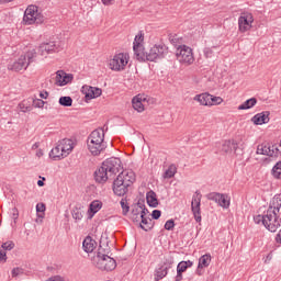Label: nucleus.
Segmentation results:
<instances>
[{"mask_svg": "<svg viewBox=\"0 0 281 281\" xmlns=\"http://www.w3.org/2000/svg\"><path fill=\"white\" fill-rule=\"evenodd\" d=\"M45 203H37L36 204V212H37V216L38 218H43L44 214H45Z\"/></svg>", "mask_w": 281, "mask_h": 281, "instance_id": "nucleus-40", "label": "nucleus"}, {"mask_svg": "<svg viewBox=\"0 0 281 281\" xmlns=\"http://www.w3.org/2000/svg\"><path fill=\"white\" fill-rule=\"evenodd\" d=\"M117 177H121V181L130 187L135 183V172L133 170H123Z\"/></svg>", "mask_w": 281, "mask_h": 281, "instance_id": "nucleus-23", "label": "nucleus"}, {"mask_svg": "<svg viewBox=\"0 0 281 281\" xmlns=\"http://www.w3.org/2000/svg\"><path fill=\"white\" fill-rule=\"evenodd\" d=\"M34 58H36V50H29L25 55L20 56L15 61H12L8 65V69L10 71H23V69H27L31 63H34Z\"/></svg>", "mask_w": 281, "mask_h": 281, "instance_id": "nucleus-3", "label": "nucleus"}, {"mask_svg": "<svg viewBox=\"0 0 281 281\" xmlns=\"http://www.w3.org/2000/svg\"><path fill=\"white\" fill-rule=\"evenodd\" d=\"M269 115H271L270 111H263L261 113H257L251 117V122L255 123L256 126H262V124H269Z\"/></svg>", "mask_w": 281, "mask_h": 281, "instance_id": "nucleus-20", "label": "nucleus"}, {"mask_svg": "<svg viewBox=\"0 0 281 281\" xmlns=\"http://www.w3.org/2000/svg\"><path fill=\"white\" fill-rule=\"evenodd\" d=\"M114 0H101L103 5H112Z\"/></svg>", "mask_w": 281, "mask_h": 281, "instance_id": "nucleus-55", "label": "nucleus"}, {"mask_svg": "<svg viewBox=\"0 0 281 281\" xmlns=\"http://www.w3.org/2000/svg\"><path fill=\"white\" fill-rule=\"evenodd\" d=\"M203 195H201V192L195 191V193L192 196L191 201V212L195 218L196 223H201V199Z\"/></svg>", "mask_w": 281, "mask_h": 281, "instance_id": "nucleus-13", "label": "nucleus"}, {"mask_svg": "<svg viewBox=\"0 0 281 281\" xmlns=\"http://www.w3.org/2000/svg\"><path fill=\"white\" fill-rule=\"evenodd\" d=\"M254 27V14L251 12H243L238 18V30L241 34L249 32Z\"/></svg>", "mask_w": 281, "mask_h": 281, "instance_id": "nucleus-11", "label": "nucleus"}, {"mask_svg": "<svg viewBox=\"0 0 281 281\" xmlns=\"http://www.w3.org/2000/svg\"><path fill=\"white\" fill-rule=\"evenodd\" d=\"M71 80H74V75L67 74L64 70L56 72L55 85H57V87H65V85H69Z\"/></svg>", "mask_w": 281, "mask_h": 281, "instance_id": "nucleus-17", "label": "nucleus"}, {"mask_svg": "<svg viewBox=\"0 0 281 281\" xmlns=\"http://www.w3.org/2000/svg\"><path fill=\"white\" fill-rule=\"evenodd\" d=\"M151 217L157 221L161 217V211L159 210H154L153 213H151Z\"/></svg>", "mask_w": 281, "mask_h": 281, "instance_id": "nucleus-48", "label": "nucleus"}, {"mask_svg": "<svg viewBox=\"0 0 281 281\" xmlns=\"http://www.w3.org/2000/svg\"><path fill=\"white\" fill-rule=\"evenodd\" d=\"M183 280V272L177 271V274L175 277V281H182Z\"/></svg>", "mask_w": 281, "mask_h": 281, "instance_id": "nucleus-54", "label": "nucleus"}, {"mask_svg": "<svg viewBox=\"0 0 281 281\" xmlns=\"http://www.w3.org/2000/svg\"><path fill=\"white\" fill-rule=\"evenodd\" d=\"M195 102H199L202 106H210V100H212V94L201 93L193 98Z\"/></svg>", "mask_w": 281, "mask_h": 281, "instance_id": "nucleus-29", "label": "nucleus"}, {"mask_svg": "<svg viewBox=\"0 0 281 281\" xmlns=\"http://www.w3.org/2000/svg\"><path fill=\"white\" fill-rule=\"evenodd\" d=\"M165 229H167L168 232H172V229H175V220H168L165 223Z\"/></svg>", "mask_w": 281, "mask_h": 281, "instance_id": "nucleus-46", "label": "nucleus"}, {"mask_svg": "<svg viewBox=\"0 0 281 281\" xmlns=\"http://www.w3.org/2000/svg\"><path fill=\"white\" fill-rule=\"evenodd\" d=\"M0 260L2 262H5V260H8V255H7L5 250H3L2 248H0Z\"/></svg>", "mask_w": 281, "mask_h": 281, "instance_id": "nucleus-49", "label": "nucleus"}, {"mask_svg": "<svg viewBox=\"0 0 281 281\" xmlns=\"http://www.w3.org/2000/svg\"><path fill=\"white\" fill-rule=\"evenodd\" d=\"M142 210H148L145 209L144 205H138L136 209H134L132 211V221H134V223H139L142 221Z\"/></svg>", "mask_w": 281, "mask_h": 281, "instance_id": "nucleus-36", "label": "nucleus"}, {"mask_svg": "<svg viewBox=\"0 0 281 281\" xmlns=\"http://www.w3.org/2000/svg\"><path fill=\"white\" fill-rule=\"evenodd\" d=\"M104 169L109 172L110 177L114 179L115 175L122 170V160L120 158L111 157L102 162Z\"/></svg>", "mask_w": 281, "mask_h": 281, "instance_id": "nucleus-9", "label": "nucleus"}, {"mask_svg": "<svg viewBox=\"0 0 281 281\" xmlns=\"http://www.w3.org/2000/svg\"><path fill=\"white\" fill-rule=\"evenodd\" d=\"M267 260H271V256H268V257H267Z\"/></svg>", "mask_w": 281, "mask_h": 281, "instance_id": "nucleus-60", "label": "nucleus"}, {"mask_svg": "<svg viewBox=\"0 0 281 281\" xmlns=\"http://www.w3.org/2000/svg\"><path fill=\"white\" fill-rule=\"evenodd\" d=\"M172 265H175V261L171 259H166L162 263L158 265L154 272V280H164L168 276V271L172 269Z\"/></svg>", "mask_w": 281, "mask_h": 281, "instance_id": "nucleus-12", "label": "nucleus"}, {"mask_svg": "<svg viewBox=\"0 0 281 281\" xmlns=\"http://www.w3.org/2000/svg\"><path fill=\"white\" fill-rule=\"evenodd\" d=\"M236 148H238V144L232 140H225L222 144L221 153H223V155H232V151L236 150Z\"/></svg>", "mask_w": 281, "mask_h": 281, "instance_id": "nucleus-26", "label": "nucleus"}, {"mask_svg": "<svg viewBox=\"0 0 281 281\" xmlns=\"http://www.w3.org/2000/svg\"><path fill=\"white\" fill-rule=\"evenodd\" d=\"M32 103L35 109H43V106H45L43 99H33Z\"/></svg>", "mask_w": 281, "mask_h": 281, "instance_id": "nucleus-44", "label": "nucleus"}, {"mask_svg": "<svg viewBox=\"0 0 281 281\" xmlns=\"http://www.w3.org/2000/svg\"><path fill=\"white\" fill-rule=\"evenodd\" d=\"M11 273L13 278H16V276H21V273H23V270L21 268H14Z\"/></svg>", "mask_w": 281, "mask_h": 281, "instance_id": "nucleus-50", "label": "nucleus"}, {"mask_svg": "<svg viewBox=\"0 0 281 281\" xmlns=\"http://www.w3.org/2000/svg\"><path fill=\"white\" fill-rule=\"evenodd\" d=\"M139 218L140 222H138V225L144 232H150L155 227L153 220L148 217V210H140Z\"/></svg>", "mask_w": 281, "mask_h": 281, "instance_id": "nucleus-14", "label": "nucleus"}, {"mask_svg": "<svg viewBox=\"0 0 281 281\" xmlns=\"http://www.w3.org/2000/svg\"><path fill=\"white\" fill-rule=\"evenodd\" d=\"M37 186H38L40 188H43V186H45V182H43V180H38V181H37Z\"/></svg>", "mask_w": 281, "mask_h": 281, "instance_id": "nucleus-58", "label": "nucleus"}, {"mask_svg": "<svg viewBox=\"0 0 281 281\" xmlns=\"http://www.w3.org/2000/svg\"><path fill=\"white\" fill-rule=\"evenodd\" d=\"M214 49H216V46L213 47H205L203 50V54L205 58H213L214 57Z\"/></svg>", "mask_w": 281, "mask_h": 281, "instance_id": "nucleus-41", "label": "nucleus"}, {"mask_svg": "<svg viewBox=\"0 0 281 281\" xmlns=\"http://www.w3.org/2000/svg\"><path fill=\"white\" fill-rule=\"evenodd\" d=\"M36 157H43V149H38L37 151H36Z\"/></svg>", "mask_w": 281, "mask_h": 281, "instance_id": "nucleus-57", "label": "nucleus"}, {"mask_svg": "<svg viewBox=\"0 0 281 281\" xmlns=\"http://www.w3.org/2000/svg\"><path fill=\"white\" fill-rule=\"evenodd\" d=\"M258 104V99L257 98H250L248 100H246L244 103H241L238 106L239 111H247L249 109H254V105Z\"/></svg>", "mask_w": 281, "mask_h": 281, "instance_id": "nucleus-34", "label": "nucleus"}, {"mask_svg": "<svg viewBox=\"0 0 281 281\" xmlns=\"http://www.w3.org/2000/svg\"><path fill=\"white\" fill-rule=\"evenodd\" d=\"M102 210V202L100 200H94L89 204L88 218H93Z\"/></svg>", "mask_w": 281, "mask_h": 281, "instance_id": "nucleus-24", "label": "nucleus"}, {"mask_svg": "<svg viewBox=\"0 0 281 281\" xmlns=\"http://www.w3.org/2000/svg\"><path fill=\"white\" fill-rule=\"evenodd\" d=\"M105 148L106 143H104V130H94L88 137V150H90L91 155L98 156Z\"/></svg>", "mask_w": 281, "mask_h": 281, "instance_id": "nucleus-2", "label": "nucleus"}, {"mask_svg": "<svg viewBox=\"0 0 281 281\" xmlns=\"http://www.w3.org/2000/svg\"><path fill=\"white\" fill-rule=\"evenodd\" d=\"M97 245L98 244L95 243V240H93V238H91V236H87L82 243L83 251H86V254H92Z\"/></svg>", "mask_w": 281, "mask_h": 281, "instance_id": "nucleus-27", "label": "nucleus"}, {"mask_svg": "<svg viewBox=\"0 0 281 281\" xmlns=\"http://www.w3.org/2000/svg\"><path fill=\"white\" fill-rule=\"evenodd\" d=\"M210 106H214V104H221L223 103V98L221 97H214L211 94V99H210Z\"/></svg>", "mask_w": 281, "mask_h": 281, "instance_id": "nucleus-45", "label": "nucleus"}, {"mask_svg": "<svg viewBox=\"0 0 281 281\" xmlns=\"http://www.w3.org/2000/svg\"><path fill=\"white\" fill-rule=\"evenodd\" d=\"M50 159H54V161H60V159H65V153L63 151V146H60V143L58 142L56 146L49 151Z\"/></svg>", "mask_w": 281, "mask_h": 281, "instance_id": "nucleus-22", "label": "nucleus"}, {"mask_svg": "<svg viewBox=\"0 0 281 281\" xmlns=\"http://www.w3.org/2000/svg\"><path fill=\"white\" fill-rule=\"evenodd\" d=\"M46 281H65V279H63L60 276H54L48 278Z\"/></svg>", "mask_w": 281, "mask_h": 281, "instance_id": "nucleus-51", "label": "nucleus"}, {"mask_svg": "<svg viewBox=\"0 0 281 281\" xmlns=\"http://www.w3.org/2000/svg\"><path fill=\"white\" fill-rule=\"evenodd\" d=\"M40 98L42 100H47V98H49V92H47V91L40 92Z\"/></svg>", "mask_w": 281, "mask_h": 281, "instance_id": "nucleus-52", "label": "nucleus"}, {"mask_svg": "<svg viewBox=\"0 0 281 281\" xmlns=\"http://www.w3.org/2000/svg\"><path fill=\"white\" fill-rule=\"evenodd\" d=\"M142 43H144V35L142 34L136 35L134 38V46H133L134 54L136 56L142 55Z\"/></svg>", "mask_w": 281, "mask_h": 281, "instance_id": "nucleus-30", "label": "nucleus"}, {"mask_svg": "<svg viewBox=\"0 0 281 281\" xmlns=\"http://www.w3.org/2000/svg\"><path fill=\"white\" fill-rule=\"evenodd\" d=\"M144 102H146V98L138 94L133 98L132 106L135 111H137L138 113H142L144 112Z\"/></svg>", "mask_w": 281, "mask_h": 281, "instance_id": "nucleus-25", "label": "nucleus"}, {"mask_svg": "<svg viewBox=\"0 0 281 281\" xmlns=\"http://www.w3.org/2000/svg\"><path fill=\"white\" fill-rule=\"evenodd\" d=\"M71 216H72L75 223H80V221H82V218H85L83 207L81 205H76L75 207H72Z\"/></svg>", "mask_w": 281, "mask_h": 281, "instance_id": "nucleus-28", "label": "nucleus"}, {"mask_svg": "<svg viewBox=\"0 0 281 281\" xmlns=\"http://www.w3.org/2000/svg\"><path fill=\"white\" fill-rule=\"evenodd\" d=\"M183 262H184V266H187V269H190V267L194 265V262H192L191 260L183 261Z\"/></svg>", "mask_w": 281, "mask_h": 281, "instance_id": "nucleus-56", "label": "nucleus"}, {"mask_svg": "<svg viewBox=\"0 0 281 281\" xmlns=\"http://www.w3.org/2000/svg\"><path fill=\"white\" fill-rule=\"evenodd\" d=\"M37 52L38 54H41V56H47V54H54L56 52H60V48L56 44V42H49V43L41 44Z\"/></svg>", "mask_w": 281, "mask_h": 281, "instance_id": "nucleus-16", "label": "nucleus"}, {"mask_svg": "<svg viewBox=\"0 0 281 281\" xmlns=\"http://www.w3.org/2000/svg\"><path fill=\"white\" fill-rule=\"evenodd\" d=\"M273 148H274L273 146L271 149V147L267 145H258L257 155H266L267 157H273L274 155Z\"/></svg>", "mask_w": 281, "mask_h": 281, "instance_id": "nucleus-32", "label": "nucleus"}, {"mask_svg": "<svg viewBox=\"0 0 281 281\" xmlns=\"http://www.w3.org/2000/svg\"><path fill=\"white\" fill-rule=\"evenodd\" d=\"M271 175L274 179H281V161H278L271 171Z\"/></svg>", "mask_w": 281, "mask_h": 281, "instance_id": "nucleus-38", "label": "nucleus"}, {"mask_svg": "<svg viewBox=\"0 0 281 281\" xmlns=\"http://www.w3.org/2000/svg\"><path fill=\"white\" fill-rule=\"evenodd\" d=\"M128 188L131 187L127 186L124 180H122V177H116L113 182V192L114 194H116V196H124V194L128 192Z\"/></svg>", "mask_w": 281, "mask_h": 281, "instance_id": "nucleus-15", "label": "nucleus"}, {"mask_svg": "<svg viewBox=\"0 0 281 281\" xmlns=\"http://www.w3.org/2000/svg\"><path fill=\"white\" fill-rule=\"evenodd\" d=\"M59 145L61 146V153H64V156L66 157H69L74 151V148H76V142L71 138H64L59 140Z\"/></svg>", "mask_w": 281, "mask_h": 281, "instance_id": "nucleus-18", "label": "nucleus"}, {"mask_svg": "<svg viewBox=\"0 0 281 281\" xmlns=\"http://www.w3.org/2000/svg\"><path fill=\"white\" fill-rule=\"evenodd\" d=\"M82 93H85L86 100H93L102 95V89L91 86H85L82 87Z\"/></svg>", "mask_w": 281, "mask_h": 281, "instance_id": "nucleus-19", "label": "nucleus"}, {"mask_svg": "<svg viewBox=\"0 0 281 281\" xmlns=\"http://www.w3.org/2000/svg\"><path fill=\"white\" fill-rule=\"evenodd\" d=\"M14 247V241L9 240L2 244L1 249L3 251H12V248Z\"/></svg>", "mask_w": 281, "mask_h": 281, "instance_id": "nucleus-42", "label": "nucleus"}, {"mask_svg": "<svg viewBox=\"0 0 281 281\" xmlns=\"http://www.w3.org/2000/svg\"><path fill=\"white\" fill-rule=\"evenodd\" d=\"M18 109L21 111V113H30V111H32V101L23 100L19 103Z\"/></svg>", "mask_w": 281, "mask_h": 281, "instance_id": "nucleus-37", "label": "nucleus"}, {"mask_svg": "<svg viewBox=\"0 0 281 281\" xmlns=\"http://www.w3.org/2000/svg\"><path fill=\"white\" fill-rule=\"evenodd\" d=\"M115 267H117L115 259L111 258L109 255L98 254L97 269H100L101 271H113Z\"/></svg>", "mask_w": 281, "mask_h": 281, "instance_id": "nucleus-8", "label": "nucleus"}, {"mask_svg": "<svg viewBox=\"0 0 281 281\" xmlns=\"http://www.w3.org/2000/svg\"><path fill=\"white\" fill-rule=\"evenodd\" d=\"M177 175V165L171 164L162 173V179H172Z\"/></svg>", "mask_w": 281, "mask_h": 281, "instance_id": "nucleus-35", "label": "nucleus"}, {"mask_svg": "<svg viewBox=\"0 0 281 281\" xmlns=\"http://www.w3.org/2000/svg\"><path fill=\"white\" fill-rule=\"evenodd\" d=\"M176 57L181 65H192V63H194V53H192V48L187 45H180L177 47Z\"/></svg>", "mask_w": 281, "mask_h": 281, "instance_id": "nucleus-6", "label": "nucleus"}, {"mask_svg": "<svg viewBox=\"0 0 281 281\" xmlns=\"http://www.w3.org/2000/svg\"><path fill=\"white\" fill-rule=\"evenodd\" d=\"M212 262V255L205 254L199 258L198 269H206Z\"/></svg>", "mask_w": 281, "mask_h": 281, "instance_id": "nucleus-33", "label": "nucleus"}, {"mask_svg": "<svg viewBox=\"0 0 281 281\" xmlns=\"http://www.w3.org/2000/svg\"><path fill=\"white\" fill-rule=\"evenodd\" d=\"M206 199L209 201H214V203H217L223 210H229L232 199L225 193L211 192L206 195Z\"/></svg>", "mask_w": 281, "mask_h": 281, "instance_id": "nucleus-10", "label": "nucleus"}, {"mask_svg": "<svg viewBox=\"0 0 281 281\" xmlns=\"http://www.w3.org/2000/svg\"><path fill=\"white\" fill-rule=\"evenodd\" d=\"M121 207H122L123 215L126 216L128 214V210H131L126 200L124 199L121 200Z\"/></svg>", "mask_w": 281, "mask_h": 281, "instance_id": "nucleus-43", "label": "nucleus"}, {"mask_svg": "<svg viewBox=\"0 0 281 281\" xmlns=\"http://www.w3.org/2000/svg\"><path fill=\"white\" fill-rule=\"evenodd\" d=\"M278 239H279V241L281 243V229H280V232H279V234H278Z\"/></svg>", "mask_w": 281, "mask_h": 281, "instance_id": "nucleus-59", "label": "nucleus"}, {"mask_svg": "<svg viewBox=\"0 0 281 281\" xmlns=\"http://www.w3.org/2000/svg\"><path fill=\"white\" fill-rule=\"evenodd\" d=\"M94 179L97 183H106L109 179H113L110 172L101 165V167L94 172Z\"/></svg>", "mask_w": 281, "mask_h": 281, "instance_id": "nucleus-21", "label": "nucleus"}, {"mask_svg": "<svg viewBox=\"0 0 281 281\" xmlns=\"http://www.w3.org/2000/svg\"><path fill=\"white\" fill-rule=\"evenodd\" d=\"M23 22L25 25H34V23H43V14L38 12V7L31 4L24 11Z\"/></svg>", "mask_w": 281, "mask_h": 281, "instance_id": "nucleus-5", "label": "nucleus"}, {"mask_svg": "<svg viewBox=\"0 0 281 281\" xmlns=\"http://www.w3.org/2000/svg\"><path fill=\"white\" fill-rule=\"evenodd\" d=\"M59 104L60 106H71L74 104V99H71V97H60Z\"/></svg>", "mask_w": 281, "mask_h": 281, "instance_id": "nucleus-39", "label": "nucleus"}, {"mask_svg": "<svg viewBox=\"0 0 281 281\" xmlns=\"http://www.w3.org/2000/svg\"><path fill=\"white\" fill-rule=\"evenodd\" d=\"M177 271H179L180 273H186V271H188V268H187L184 261H180L178 263Z\"/></svg>", "mask_w": 281, "mask_h": 281, "instance_id": "nucleus-47", "label": "nucleus"}, {"mask_svg": "<svg viewBox=\"0 0 281 281\" xmlns=\"http://www.w3.org/2000/svg\"><path fill=\"white\" fill-rule=\"evenodd\" d=\"M146 201L149 207H157L159 205V201L157 200V193H155V191L147 192Z\"/></svg>", "mask_w": 281, "mask_h": 281, "instance_id": "nucleus-31", "label": "nucleus"}, {"mask_svg": "<svg viewBox=\"0 0 281 281\" xmlns=\"http://www.w3.org/2000/svg\"><path fill=\"white\" fill-rule=\"evenodd\" d=\"M12 218L13 221H16V218H19V210H16V207L12 209Z\"/></svg>", "mask_w": 281, "mask_h": 281, "instance_id": "nucleus-53", "label": "nucleus"}, {"mask_svg": "<svg viewBox=\"0 0 281 281\" xmlns=\"http://www.w3.org/2000/svg\"><path fill=\"white\" fill-rule=\"evenodd\" d=\"M131 60V55L128 53H117L110 59L109 68L112 71H124L126 69V65Z\"/></svg>", "mask_w": 281, "mask_h": 281, "instance_id": "nucleus-4", "label": "nucleus"}, {"mask_svg": "<svg viewBox=\"0 0 281 281\" xmlns=\"http://www.w3.org/2000/svg\"><path fill=\"white\" fill-rule=\"evenodd\" d=\"M281 209V195H274L270 202V205L262 215H256L254 221L257 225H263L268 232H278L281 227L280 214Z\"/></svg>", "mask_w": 281, "mask_h": 281, "instance_id": "nucleus-1", "label": "nucleus"}, {"mask_svg": "<svg viewBox=\"0 0 281 281\" xmlns=\"http://www.w3.org/2000/svg\"><path fill=\"white\" fill-rule=\"evenodd\" d=\"M168 56V46L166 44H156L154 45L146 55V59L150 63L166 58Z\"/></svg>", "mask_w": 281, "mask_h": 281, "instance_id": "nucleus-7", "label": "nucleus"}]
</instances>
